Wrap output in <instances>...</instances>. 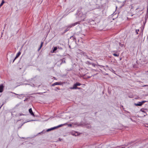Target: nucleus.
I'll list each match as a JSON object with an SVG mask.
<instances>
[{
	"instance_id": "f03ea898",
	"label": "nucleus",
	"mask_w": 148,
	"mask_h": 148,
	"mask_svg": "<svg viewBox=\"0 0 148 148\" xmlns=\"http://www.w3.org/2000/svg\"><path fill=\"white\" fill-rule=\"evenodd\" d=\"M145 101H143L141 102H140L138 103L135 104V105L137 106H141L144 103L146 102Z\"/></svg>"
},
{
	"instance_id": "9d476101",
	"label": "nucleus",
	"mask_w": 148,
	"mask_h": 148,
	"mask_svg": "<svg viewBox=\"0 0 148 148\" xmlns=\"http://www.w3.org/2000/svg\"><path fill=\"white\" fill-rule=\"evenodd\" d=\"M43 42H42L41 43V45H40V47H39V48L38 50V51H39L41 49V48H42V45L43 44Z\"/></svg>"
},
{
	"instance_id": "4468645a",
	"label": "nucleus",
	"mask_w": 148,
	"mask_h": 148,
	"mask_svg": "<svg viewBox=\"0 0 148 148\" xmlns=\"http://www.w3.org/2000/svg\"><path fill=\"white\" fill-rule=\"evenodd\" d=\"M139 31V30H136V33L137 34H138V32Z\"/></svg>"
},
{
	"instance_id": "20e7f679",
	"label": "nucleus",
	"mask_w": 148,
	"mask_h": 148,
	"mask_svg": "<svg viewBox=\"0 0 148 148\" xmlns=\"http://www.w3.org/2000/svg\"><path fill=\"white\" fill-rule=\"evenodd\" d=\"M70 89H79V88L77 87V86L76 85V84H74L73 87H71L70 88Z\"/></svg>"
},
{
	"instance_id": "0eeeda50",
	"label": "nucleus",
	"mask_w": 148,
	"mask_h": 148,
	"mask_svg": "<svg viewBox=\"0 0 148 148\" xmlns=\"http://www.w3.org/2000/svg\"><path fill=\"white\" fill-rule=\"evenodd\" d=\"M29 112L31 114V115H32V116H35L31 108H30L29 110Z\"/></svg>"
},
{
	"instance_id": "f8f14e48",
	"label": "nucleus",
	"mask_w": 148,
	"mask_h": 148,
	"mask_svg": "<svg viewBox=\"0 0 148 148\" xmlns=\"http://www.w3.org/2000/svg\"><path fill=\"white\" fill-rule=\"evenodd\" d=\"M75 84H76V85H77V86H80L81 85V84L78 82H77Z\"/></svg>"
},
{
	"instance_id": "39448f33",
	"label": "nucleus",
	"mask_w": 148,
	"mask_h": 148,
	"mask_svg": "<svg viewBox=\"0 0 148 148\" xmlns=\"http://www.w3.org/2000/svg\"><path fill=\"white\" fill-rule=\"evenodd\" d=\"M4 86L2 84L0 85V92H2L3 90Z\"/></svg>"
},
{
	"instance_id": "dca6fc26",
	"label": "nucleus",
	"mask_w": 148,
	"mask_h": 148,
	"mask_svg": "<svg viewBox=\"0 0 148 148\" xmlns=\"http://www.w3.org/2000/svg\"><path fill=\"white\" fill-rule=\"evenodd\" d=\"M5 2L4 0H2L1 3H2V4H3Z\"/></svg>"
},
{
	"instance_id": "9b49d317",
	"label": "nucleus",
	"mask_w": 148,
	"mask_h": 148,
	"mask_svg": "<svg viewBox=\"0 0 148 148\" xmlns=\"http://www.w3.org/2000/svg\"><path fill=\"white\" fill-rule=\"evenodd\" d=\"M113 55L114 56H116V57H118L119 56V54H116V53H113Z\"/></svg>"
},
{
	"instance_id": "6ab92c4d",
	"label": "nucleus",
	"mask_w": 148,
	"mask_h": 148,
	"mask_svg": "<svg viewBox=\"0 0 148 148\" xmlns=\"http://www.w3.org/2000/svg\"><path fill=\"white\" fill-rule=\"evenodd\" d=\"M140 111H141L142 112H144V111L142 109H141Z\"/></svg>"
},
{
	"instance_id": "423d86ee",
	"label": "nucleus",
	"mask_w": 148,
	"mask_h": 148,
	"mask_svg": "<svg viewBox=\"0 0 148 148\" xmlns=\"http://www.w3.org/2000/svg\"><path fill=\"white\" fill-rule=\"evenodd\" d=\"M21 54V52L20 51H19L18 53L16 55V56L15 57V58L14 59L13 61V62H14V61L17 58H18L19 56Z\"/></svg>"
},
{
	"instance_id": "aec40b11",
	"label": "nucleus",
	"mask_w": 148,
	"mask_h": 148,
	"mask_svg": "<svg viewBox=\"0 0 148 148\" xmlns=\"http://www.w3.org/2000/svg\"><path fill=\"white\" fill-rule=\"evenodd\" d=\"M23 115V114H20V116H21V115Z\"/></svg>"
},
{
	"instance_id": "a211bd4d",
	"label": "nucleus",
	"mask_w": 148,
	"mask_h": 148,
	"mask_svg": "<svg viewBox=\"0 0 148 148\" xmlns=\"http://www.w3.org/2000/svg\"><path fill=\"white\" fill-rule=\"evenodd\" d=\"M147 11H148V4H147Z\"/></svg>"
},
{
	"instance_id": "7ed1b4c3",
	"label": "nucleus",
	"mask_w": 148,
	"mask_h": 148,
	"mask_svg": "<svg viewBox=\"0 0 148 148\" xmlns=\"http://www.w3.org/2000/svg\"><path fill=\"white\" fill-rule=\"evenodd\" d=\"M63 82H56L52 84L51 85L52 86H53L56 85H61L63 84Z\"/></svg>"
},
{
	"instance_id": "6e6552de",
	"label": "nucleus",
	"mask_w": 148,
	"mask_h": 148,
	"mask_svg": "<svg viewBox=\"0 0 148 148\" xmlns=\"http://www.w3.org/2000/svg\"><path fill=\"white\" fill-rule=\"evenodd\" d=\"M63 125H58V126L57 127H55L52 128L51 129H48L47 130V131H50L51 130V129H55V128H57V127H61Z\"/></svg>"
},
{
	"instance_id": "f3484780",
	"label": "nucleus",
	"mask_w": 148,
	"mask_h": 148,
	"mask_svg": "<svg viewBox=\"0 0 148 148\" xmlns=\"http://www.w3.org/2000/svg\"><path fill=\"white\" fill-rule=\"evenodd\" d=\"M3 4H2V3H1L0 4V8H1V7L2 6V5H3Z\"/></svg>"
},
{
	"instance_id": "ddd939ff",
	"label": "nucleus",
	"mask_w": 148,
	"mask_h": 148,
	"mask_svg": "<svg viewBox=\"0 0 148 148\" xmlns=\"http://www.w3.org/2000/svg\"><path fill=\"white\" fill-rule=\"evenodd\" d=\"M58 90H60V88L59 87H56L55 88V91H57Z\"/></svg>"
},
{
	"instance_id": "1a4fd4ad",
	"label": "nucleus",
	"mask_w": 148,
	"mask_h": 148,
	"mask_svg": "<svg viewBox=\"0 0 148 148\" xmlns=\"http://www.w3.org/2000/svg\"><path fill=\"white\" fill-rule=\"evenodd\" d=\"M58 48L57 47H53V50L52 52V53H54V52Z\"/></svg>"
},
{
	"instance_id": "2eb2a0df",
	"label": "nucleus",
	"mask_w": 148,
	"mask_h": 148,
	"mask_svg": "<svg viewBox=\"0 0 148 148\" xmlns=\"http://www.w3.org/2000/svg\"><path fill=\"white\" fill-rule=\"evenodd\" d=\"M57 48H58V49H62V48L61 47H58Z\"/></svg>"
},
{
	"instance_id": "f257e3e1",
	"label": "nucleus",
	"mask_w": 148,
	"mask_h": 148,
	"mask_svg": "<svg viewBox=\"0 0 148 148\" xmlns=\"http://www.w3.org/2000/svg\"><path fill=\"white\" fill-rule=\"evenodd\" d=\"M80 24V22L78 21V22H77L76 23H74L72 24H70L69 25L67 26L66 27L67 28L64 30V33H65L67 31H69L70 29L72 27L74 26L77 24Z\"/></svg>"
}]
</instances>
